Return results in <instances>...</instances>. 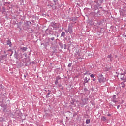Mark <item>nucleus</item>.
Here are the masks:
<instances>
[{"mask_svg": "<svg viewBox=\"0 0 126 126\" xmlns=\"http://www.w3.org/2000/svg\"><path fill=\"white\" fill-rule=\"evenodd\" d=\"M71 65H72V63H69L68 65V67H71Z\"/></svg>", "mask_w": 126, "mask_h": 126, "instance_id": "bb28decb", "label": "nucleus"}, {"mask_svg": "<svg viewBox=\"0 0 126 126\" xmlns=\"http://www.w3.org/2000/svg\"><path fill=\"white\" fill-rule=\"evenodd\" d=\"M24 77L26 78V75H24Z\"/></svg>", "mask_w": 126, "mask_h": 126, "instance_id": "13d9d810", "label": "nucleus"}, {"mask_svg": "<svg viewBox=\"0 0 126 126\" xmlns=\"http://www.w3.org/2000/svg\"><path fill=\"white\" fill-rule=\"evenodd\" d=\"M2 10L5 11V7H4V6L2 7Z\"/></svg>", "mask_w": 126, "mask_h": 126, "instance_id": "f704fd0d", "label": "nucleus"}, {"mask_svg": "<svg viewBox=\"0 0 126 126\" xmlns=\"http://www.w3.org/2000/svg\"><path fill=\"white\" fill-rule=\"evenodd\" d=\"M74 116H75V115H74H74H73V117H74Z\"/></svg>", "mask_w": 126, "mask_h": 126, "instance_id": "338daca9", "label": "nucleus"}, {"mask_svg": "<svg viewBox=\"0 0 126 126\" xmlns=\"http://www.w3.org/2000/svg\"><path fill=\"white\" fill-rule=\"evenodd\" d=\"M52 55H54L55 53H58V49L56 48H54L53 51L52 52Z\"/></svg>", "mask_w": 126, "mask_h": 126, "instance_id": "6ab92c4d", "label": "nucleus"}, {"mask_svg": "<svg viewBox=\"0 0 126 126\" xmlns=\"http://www.w3.org/2000/svg\"><path fill=\"white\" fill-rule=\"evenodd\" d=\"M50 26L53 27L54 29H57V28H59V24L55 22H52L51 23Z\"/></svg>", "mask_w": 126, "mask_h": 126, "instance_id": "39448f33", "label": "nucleus"}, {"mask_svg": "<svg viewBox=\"0 0 126 126\" xmlns=\"http://www.w3.org/2000/svg\"><path fill=\"white\" fill-rule=\"evenodd\" d=\"M107 58L110 59V62H113V56H112V54H110L107 56Z\"/></svg>", "mask_w": 126, "mask_h": 126, "instance_id": "f8f14e48", "label": "nucleus"}, {"mask_svg": "<svg viewBox=\"0 0 126 126\" xmlns=\"http://www.w3.org/2000/svg\"><path fill=\"white\" fill-rule=\"evenodd\" d=\"M119 12L120 13L121 16H126V10H124V9H121L120 10Z\"/></svg>", "mask_w": 126, "mask_h": 126, "instance_id": "0eeeda50", "label": "nucleus"}, {"mask_svg": "<svg viewBox=\"0 0 126 126\" xmlns=\"http://www.w3.org/2000/svg\"><path fill=\"white\" fill-rule=\"evenodd\" d=\"M88 74L89 75H91V73H89Z\"/></svg>", "mask_w": 126, "mask_h": 126, "instance_id": "6e6d98bb", "label": "nucleus"}, {"mask_svg": "<svg viewBox=\"0 0 126 126\" xmlns=\"http://www.w3.org/2000/svg\"><path fill=\"white\" fill-rule=\"evenodd\" d=\"M93 81H96V78L93 79Z\"/></svg>", "mask_w": 126, "mask_h": 126, "instance_id": "a19ab883", "label": "nucleus"}, {"mask_svg": "<svg viewBox=\"0 0 126 126\" xmlns=\"http://www.w3.org/2000/svg\"><path fill=\"white\" fill-rule=\"evenodd\" d=\"M66 119H68V117H66Z\"/></svg>", "mask_w": 126, "mask_h": 126, "instance_id": "680f3d73", "label": "nucleus"}, {"mask_svg": "<svg viewBox=\"0 0 126 126\" xmlns=\"http://www.w3.org/2000/svg\"><path fill=\"white\" fill-rule=\"evenodd\" d=\"M4 88V87L2 86V84L0 85V92L1 91V89H3Z\"/></svg>", "mask_w": 126, "mask_h": 126, "instance_id": "4be33fe9", "label": "nucleus"}, {"mask_svg": "<svg viewBox=\"0 0 126 126\" xmlns=\"http://www.w3.org/2000/svg\"><path fill=\"white\" fill-rule=\"evenodd\" d=\"M71 105H74V107H76V104H74V101L71 102Z\"/></svg>", "mask_w": 126, "mask_h": 126, "instance_id": "c756f323", "label": "nucleus"}, {"mask_svg": "<svg viewBox=\"0 0 126 126\" xmlns=\"http://www.w3.org/2000/svg\"><path fill=\"white\" fill-rule=\"evenodd\" d=\"M73 27V26L72 25V24H69L68 29L65 30V33H69V34H72L73 33V30L72 29Z\"/></svg>", "mask_w": 126, "mask_h": 126, "instance_id": "7ed1b4c3", "label": "nucleus"}, {"mask_svg": "<svg viewBox=\"0 0 126 126\" xmlns=\"http://www.w3.org/2000/svg\"><path fill=\"white\" fill-rule=\"evenodd\" d=\"M4 54H6V51H4Z\"/></svg>", "mask_w": 126, "mask_h": 126, "instance_id": "5fc2aeb1", "label": "nucleus"}, {"mask_svg": "<svg viewBox=\"0 0 126 126\" xmlns=\"http://www.w3.org/2000/svg\"><path fill=\"white\" fill-rule=\"evenodd\" d=\"M55 41V37H53L51 38H48V42L42 43L41 44V46L43 45L45 48V49H47V47L50 45V41Z\"/></svg>", "mask_w": 126, "mask_h": 126, "instance_id": "f03ea898", "label": "nucleus"}, {"mask_svg": "<svg viewBox=\"0 0 126 126\" xmlns=\"http://www.w3.org/2000/svg\"><path fill=\"white\" fill-rule=\"evenodd\" d=\"M72 21H75V20L74 19H71V20Z\"/></svg>", "mask_w": 126, "mask_h": 126, "instance_id": "49530a36", "label": "nucleus"}, {"mask_svg": "<svg viewBox=\"0 0 126 126\" xmlns=\"http://www.w3.org/2000/svg\"><path fill=\"white\" fill-rule=\"evenodd\" d=\"M57 37H59V35H57Z\"/></svg>", "mask_w": 126, "mask_h": 126, "instance_id": "69168bd1", "label": "nucleus"}, {"mask_svg": "<svg viewBox=\"0 0 126 126\" xmlns=\"http://www.w3.org/2000/svg\"><path fill=\"white\" fill-rule=\"evenodd\" d=\"M116 95H113L112 97V99L111 100L112 102H113V103H117L118 102V101L116 100L117 97Z\"/></svg>", "mask_w": 126, "mask_h": 126, "instance_id": "9d476101", "label": "nucleus"}, {"mask_svg": "<svg viewBox=\"0 0 126 126\" xmlns=\"http://www.w3.org/2000/svg\"><path fill=\"white\" fill-rule=\"evenodd\" d=\"M6 3H7L8 4H10V2H6Z\"/></svg>", "mask_w": 126, "mask_h": 126, "instance_id": "09e8293b", "label": "nucleus"}, {"mask_svg": "<svg viewBox=\"0 0 126 126\" xmlns=\"http://www.w3.org/2000/svg\"><path fill=\"white\" fill-rule=\"evenodd\" d=\"M56 40H58V41H59L58 42V45H59L61 49H63V43H62V41H60V39H57Z\"/></svg>", "mask_w": 126, "mask_h": 126, "instance_id": "9b49d317", "label": "nucleus"}, {"mask_svg": "<svg viewBox=\"0 0 126 126\" xmlns=\"http://www.w3.org/2000/svg\"><path fill=\"white\" fill-rule=\"evenodd\" d=\"M125 74H126V71H125L123 73H120V75H125Z\"/></svg>", "mask_w": 126, "mask_h": 126, "instance_id": "cd10ccee", "label": "nucleus"}, {"mask_svg": "<svg viewBox=\"0 0 126 126\" xmlns=\"http://www.w3.org/2000/svg\"><path fill=\"white\" fill-rule=\"evenodd\" d=\"M60 79H61V77H60V76H58L56 77L55 81V84L56 85L59 83V80H60Z\"/></svg>", "mask_w": 126, "mask_h": 126, "instance_id": "1a4fd4ad", "label": "nucleus"}, {"mask_svg": "<svg viewBox=\"0 0 126 126\" xmlns=\"http://www.w3.org/2000/svg\"><path fill=\"white\" fill-rule=\"evenodd\" d=\"M116 74H118L117 76H119V75L120 74V73H118V72H116Z\"/></svg>", "mask_w": 126, "mask_h": 126, "instance_id": "58836bf2", "label": "nucleus"}, {"mask_svg": "<svg viewBox=\"0 0 126 126\" xmlns=\"http://www.w3.org/2000/svg\"><path fill=\"white\" fill-rule=\"evenodd\" d=\"M63 37V38H65V32H62L61 33V37L62 38Z\"/></svg>", "mask_w": 126, "mask_h": 126, "instance_id": "f3484780", "label": "nucleus"}, {"mask_svg": "<svg viewBox=\"0 0 126 126\" xmlns=\"http://www.w3.org/2000/svg\"><path fill=\"white\" fill-rule=\"evenodd\" d=\"M23 55L25 56V58L26 59H27V53H24L23 54Z\"/></svg>", "mask_w": 126, "mask_h": 126, "instance_id": "c85d7f7f", "label": "nucleus"}, {"mask_svg": "<svg viewBox=\"0 0 126 126\" xmlns=\"http://www.w3.org/2000/svg\"><path fill=\"white\" fill-rule=\"evenodd\" d=\"M98 82H99V83H104V82H105V78L104 77V76H103V75L102 74H99L98 75Z\"/></svg>", "mask_w": 126, "mask_h": 126, "instance_id": "20e7f679", "label": "nucleus"}, {"mask_svg": "<svg viewBox=\"0 0 126 126\" xmlns=\"http://www.w3.org/2000/svg\"><path fill=\"white\" fill-rule=\"evenodd\" d=\"M120 79H121V80L123 81L124 83L126 82V76L125 75H121Z\"/></svg>", "mask_w": 126, "mask_h": 126, "instance_id": "6e6552de", "label": "nucleus"}, {"mask_svg": "<svg viewBox=\"0 0 126 126\" xmlns=\"http://www.w3.org/2000/svg\"><path fill=\"white\" fill-rule=\"evenodd\" d=\"M90 123V119H87L86 121V124H88Z\"/></svg>", "mask_w": 126, "mask_h": 126, "instance_id": "393cba45", "label": "nucleus"}, {"mask_svg": "<svg viewBox=\"0 0 126 126\" xmlns=\"http://www.w3.org/2000/svg\"><path fill=\"white\" fill-rule=\"evenodd\" d=\"M7 45H9V47H11L12 44L11 41H10V39H9L7 41Z\"/></svg>", "mask_w": 126, "mask_h": 126, "instance_id": "2eb2a0df", "label": "nucleus"}, {"mask_svg": "<svg viewBox=\"0 0 126 126\" xmlns=\"http://www.w3.org/2000/svg\"><path fill=\"white\" fill-rule=\"evenodd\" d=\"M101 120L102 121H106L107 120V118L105 117L104 116H102L101 118Z\"/></svg>", "mask_w": 126, "mask_h": 126, "instance_id": "5701e85b", "label": "nucleus"}, {"mask_svg": "<svg viewBox=\"0 0 126 126\" xmlns=\"http://www.w3.org/2000/svg\"><path fill=\"white\" fill-rule=\"evenodd\" d=\"M4 120L2 118H0V122H3Z\"/></svg>", "mask_w": 126, "mask_h": 126, "instance_id": "2f4dec72", "label": "nucleus"}, {"mask_svg": "<svg viewBox=\"0 0 126 126\" xmlns=\"http://www.w3.org/2000/svg\"><path fill=\"white\" fill-rule=\"evenodd\" d=\"M61 89H62V90H63V89H64L63 87H62V88H61Z\"/></svg>", "mask_w": 126, "mask_h": 126, "instance_id": "de8ad7c7", "label": "nucleus"}, {"mask_svg": "<svg viewBox=\"0 0 126 126\" xmlns=\"http://www.w3.org/2000/svg\"><path fill=\"white\" fill-rule=\"evenodd\" d=\"M29 23H30V24H31H31H32V23L30 21H29Z\"/></svg>", "mask_w": 126, "mask_h": 126, "instance_id": "8fccbe9b", "label": "nucleus"}, {"mask_svg": "<svg viewBox=\"0 0 126 126\" xmlns=\"http://www.w3.org/2000/svg\"><path fill=\"white\" fill-rule=\"evenodd\" d=\"M96 1H98V2H99V3H102L103 1H104V0H95Z\"/></svg>", "mask_w": 126, "mask_h": 126, "instance_id": "b1692460", "label": "nucleus"}, {"mask_svg": "<svg viewBox=\"0 0 126 126\" xmlns=\"http://www.w3.org/2000/svg\"><path fill=\"white\" fill-rule=\"evenodd\" d=\"M86 102L83 101L82 107H83L84 106V105H86Z\"/></svg>", "mask_w": 126, "mask_h": 126, "instance_id": "72a5a7b5", "label": "nucleus"}, {"mask_svg": "<svg viewBox=\"0 0 126 126\" xmlns=\"http://www.w3.org/2000/svg\"><path fill=\"white\" fill-rule=\"evenodd\" d=\"M75 55H78V56L76 57L77 60H78V57H80V52H79V50L77 51Z\"/></svg>", "mask_w": 126, "mask_h": 126, "instance_id": "dca6fc26", "label": "nucleus"}, {"mask_svg": "<svg viewBox=\"0 0 126 126\" xmlns=\"http://www.w3.org/2000/svg\"><path fill=\"white\" fill-rule=\"evenodd\" d=\"M26 24L27 25H28V26H29V21H28L26 22Z\"/></svg>", "mask_w": 126, "mask_h": 126, "instance_id": "c9c22d12", "label": "nucleus"}, {"mask_svg": "<svg viewBox=\"0 0 126 126\" xmlns=\"http://www.w3.org/2000/svg\"><path fill=\"white\" fill-rule=\"evenodd\" d=\"M88 80L87 79V77H85V79H84V83L85 84V83H88Z\"/></svg>", "mask_w": 126, "mask_h": 126, "instance_id": "aec40b11", "label": "nucleus"}, {"mask_svg": "<svg viewBox=\"0 0 126 126\" xmlns=\"http://www.w3.org/2000/svg\"><path fill=\"white\" fill-rule=\"evenodd\" d=\"M67 45L66 44H64V50L66 49Z\"/></svg>", "mask_w": 126, "mask_h": 126, "instance_id": "473e14b6", "label": "nucleus"}, {"mask_svg": "<svg viewBox=\"0 0 126 126\" xmlns=\"http://www.w3.org/2000/svg\"><path fill=\"white\" fill-rule=\"evenodd\" d=\"M17 28H19V26H18Z\"/></svg>", "mask_w": 126, "mask_h": 126, "instance_id": "0e129e2a", "label": "nucleus"}, {"mask_svg": "<svg viewBox=\"0 0 126 126\" xmlns=\"http://www.w3.org/2000/svg\"><path fill=\"white\" fill-rule=\"evenodd\" d=\"M53 2H54V3H55V4H56V2H57L58 1H59V0H53Z\"/></svg>", "mask_w": 126, "mask_h": 126, "instance_id": "7c9ffc66", "label": "nucleus"}, {"mask_svg": "<svg viewBox=\"0 0 126 126\" xmlns=\"http://www.w3.org/2000/svg\"><path fill=\"white\" fill-rule=\"evenodd\" d=\"M18 56H19L18 53H17L16 51H15L14 55V58H15V59H18Z\"/></svg>", "mask_w": 126, "mask_h": 126, "instance_id": "4468645a", "label": "nucleus"}, {"mask_svg": "<svg viewBox=\"0 0 126 126\" xmlns=\"http://www.w3.org/2000/svg\"><path fill=\"white\" fill-rule=\"evenodd\" d=\"M0 63H2V62H1V59L0 58Z\"/></svg>", "mask_w": 126, "mask_h": 126, "instance_id": "864d4df0", "label": "nucleus"}, {"mask_svg": "<svg viewBox=\"0 0 126 126\" xmlns=\"http://www.w3.org/2000/svg\"><path fill=\"white\" fill-rule=\"evenodd\" d=\"M95 76L94 74H91L90 75V77H91V78H94L95 77Z\"/></svg>", "mask_w": 126, "mask_h": 126, "instance_id": "a878e982", "label": "nucleus"}, {"mask_svg": "<svg viewBox=\"0 0 126 126\" xmlns=\"http://www.w3.org/2000/svg\"><path fill=\"white\" fill-rule=\"evenodd\" d=\"M87 90H87V88H85V89H84V91H87Z\"/></svg>", "mask_w": 126, "mask_h": 126, "instance_id": "c03bdc74", "label": "nucleus"}, {"mask_svg": "<svg viewBox=\"0 0 126 126\" xmlns=\"http://www.w3.org/2000/svg\"><path fill=\"white\" fill-rule=\"evenodd\" d=\"M91 8L94 11L97 10L98 6H101V4L99 3L98 1H94L91 3Z\"/></svg>", "mask_w": 126, "mask_h": 126, "instance_id": "f257e3e1", "label": "nucleus"}, {"mask_svg": "<svg viewBox=\"0 0 126 126\" xmlns=\"http://www.w3.org/2000/svg\"><path fill=\"white\" fill-rule=\"evenodd\" d=\"M120 107H121L120 105H118V106H117V109H119V108H120Z\"/></svg>", "mask_w": 126, "mask_h": 126, "instance_id": "a18cd8bd", "label": "nucleus"}, {"mask_svg": "<svg viewBox=\"0 0 126 126\" xmlns=\"http://www.w3.org/2000/svg\"><path fill=\"white\" fill-rule=\"evenodd\" d=\"M79 59H82V58L81 57H79Z\"/></svg>", "mask_w": 126, "mask_h": 126, "instance_id": "e2e57ef3", "label": "nucleus"}, {"mask_svg": "<svg viewBox=\"0 0 126 126\" xmlns=\"http://www.w3.org/2000/svg\"><path fill=\"white\" fill-rule=\"evenodd\" d=\"M5 57V58H6V57H7V54H6L5 55H4L2 57V58H3V57Z\"/></svg>", "mask_w": 126, "mask_h": 126, "instance_id": "e433bc0d", "label": "nucleus"}, {"mask_svg": "<svg viewBox=\"0 0 126 126\" xmlns=\"http://www.w3.org/2000/svg\"><path fill=\"white\" fill-rule=\"evenodd\" d=\"M100 8H102V7H100Z\"/></svg>", "mask_w": 126, "mask_h": 126, "instance_id": "774afa93", "label": "nucleus"}, {"mask_svg": "<svg viewBox=\"0 0 126 126\" xmlns=\"http://www.w3.org/2000/svg\"><path fill=\"white\" fill-rule=\"evenodd\" d=\"M1 5H2V4L0 3V7H1Z\"/></svg>", "mask_w": 126, "mask_h": 126, "instance_id": "603ef678", "label": "nucleus"}, {"mask_svg": "<svg viewBox=\"0 0 126 126\" xmlns=\"http://www.w3.org/2000/svg\"><path fill=\"white\" fill-rule=\"evenodd\" d=\"M6 110V107H4L3 110L4 112H5Z\"/></svg>", "mask_w": 126, "mask_h": 126, "instance_id": "ea45409f", "label": "nucleus"}, {"mask_svg": "<svg viewBox=\"0 0 126 126\" xmlns=\"http://www.w3.org/2000/svg\"><path fill=\"white\" fill-rule=\"evenodd\" d=\"M107 116H108V117L111 116V114L108 113V115H107Z\"/></svg>", "mask_w": 126, "mask_h": 126, "instance_id": "37998d69", "label": "nucleus"}, {"mask_svg": "<svg viewBox=\"0 0 126 126\" xmlns=\"http://www.w3.org/2000/svg\"><path fill=\"white\" fill-rule=\"evenodd\" d=\"M104 29L103 28H101V30H103Z\"/></svg>", "mask_w": 126, "mask_h": 126, "instance_id": "052dcab7", "label": "nucleus"}, {"mask_svg": "<svg viewBox=\"0 0 126 126\" xmlns=\"http://www.w3.org/2000/svg\"><path fill=\"white\" fill-rule=\"evenodd\" d=\"M59 87H62V85L61 84H59L58 85Z\"/></svg>", "mask_w": 126, "mask_h": 126, "instance_id": "4c0bfd02", "label": "nucleus"}, {"mask_svg": "<svg viewBox=\"0 0 126 126\" xmlns=\"http://www.w3.org/2000/svg\"><path fill=\"white\" fill-rule=\"evenodd\" d=\"M45 116H48V114L47 113H45Z\"/></svg>", "mask_w": 126, "mask_h": 126, "instance_id": "3c124183", "label": "nucleus"}, {"mask_svg": "<svg viewBox=\"0 0 126 126\" xmlns=\"http://www.w3.org/2000/svg\"><path fill=\"white\" fill-rule=\"evenodd\" d=\"M28 49V48L27 47H21L20 48L21 51H22V52H26V51H27Z\"/></svg>", "mask_w": 126, "mask_h": 126, "instance_id": "ddd939ff", "label": "nucleus"}, {"mask_svg": "<svg viewBox=\"0 0 126 126\" xmlns=\"http://www.w3.org/2000/svg\"><path fill=\"white\" fill-rule=\"evenodd\" d=\"M88 82H89V81L90 80V78H89V79H88Z\"/></svg>", "mask_w": 126, "mask_h": 126, "instance_id": "4d7b16f0", "label": "nucleus"}, {"mask_svg": "<svg viewBox=\"0 0 126 126\" xmlns=\"http://www.w3.org/2000/svg\"><path fill=\"white\" fill-rule=\"evenodd\" d=\"M88 71H87L86 72H85V73H84V75H86L87 74H88Z\"/></svg>", "mask_w": 126, "mask_h": 126, "instance_id": "79ce46f5", "label": "nucleus"}, {"mask_svg": "<svg viewBox=\"0 0 126 126\" xmlns=\"http://www.w3.org/2000/svg\"><path fill=\"white\" fill-rule=\"evenodd\" d=\"M48 93H47V94L46 95V97H50V96L49 95L50 94H51V93H52V91L50 90H48Z\"/></svg>", "mask_w": 126, "mask_h": 126, "instance_id": "a211bd4d", "label": "nucleus"}, {"mask_svg": "<svg viewBox=\"0 0 126 126\" xmlns=\"http://www.w3.org/2000/svg\"><path fill=\"white\" fill-rule=\"evenodd\" d=\"M115 58H118V56L115 55Z\"/></svg>", "mask_w": 126, "mask_h": 126, "instance_id": "bf43d9fd", "label": "nucleus"}, {"mask_svg": "<svg viewBox=\"0 0 126 126\" xmlns=\"http://www.w3.org/2000/svg\"><path fill=\"white\" fill-rule=\"evenodd\" d=\"M45 33L47 35H53V30L47 29L45 30Z\"/></svg>", "mask_w": 126, "mask_h": 126, "instance_id": "423d86ee", "label": "nucleus"}, {"mask_svg": "<svg viewBox=\"0 0 126 126\" xmlns=\"http://www.w3.org/2000/svg\"><path fill=\"white\" fill-rule=\"evenodd\" d=\"M121 87H123V88L126 87V85H125V83L123 82L121 83Z\"/></svg>", "mask_w": 126, "mask_h": 126, "instance_id": "412c9836", "label": "nucleus"}]
</instances>
